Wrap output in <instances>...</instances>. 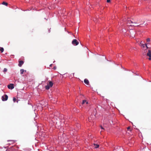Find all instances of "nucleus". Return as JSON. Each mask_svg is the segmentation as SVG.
<instances>
[{
    "mask_svg": "<svg viewBox=\"0 0 151 151\" xmlns=\"http://www.w3.org/2000/svg\"><path fill=\"white\" fill-rule=\"evenodd\" d=\"M146 47H147V49L149 48L147 47V46H146Z\"/></svg>",
    "mask_w": 151,
    "mask_h": 151,
    "instance_id": "nucleus-26",
    "label": "nucleus"
},
{
    "mask_svg": "<svg viewBox=\"0 0 151 151\" xmlns=\"http://www.w3.org/2000/svg\"><path fill=\"white\" fill-rule=\"evenodd\" d=\"M50 87H51L47 84V86H45V88L47 90H48L50 88Z\"/></svg>",
    "mask_w": 151,
    "mask_h": 151,
    "instance_id": "nucleus-11",
    "label": "nucleus"
},
{
    "mask_svg": "<svg viewBox=\"0 0 151 151\" xmlns=\"http://www.w3.org/2000/svg\"><path fill=\"white\" fill-rule=\"evenodd\" d=\"M13 101H14V102H15L16 101V98H14H14H13Z\"/></svg>",
    "mask_w": 151,
    "mask_h": 151,
    "instance_id": "nucleus-17",
    "label": "nucleus"
},
{
    "mask_svg": "<svg viewBox=\"0 0 151 151\" xmlns=\"http://www.w3.org/2000/svg\"><path fill=\"white\" fill-rule=\"evenodd\" d=\"M131 26H132V25H131ZM132 26H133L134 25H133Z\"/></svg>",
    "mask_w": 151,
    "mask_h": 151,
    "instance_id": "nucleus-31",
    "label": "nucleus"
},
{
    "mask_svg": "<svg viewBox=\"0 0 151 151\" xmlns=\"http://www.w3.org/2000/svg\"><path fill=\"white\" fill-rule=\"evenodd\" d=\"M8 88L12 89L14 88V84H10L7 86Z\"/></svg>",
    "mask_w": 151,
    "mask_h": 151,
    "instance_id": "nucleus-3",
    "label": "nucleus"
},
{
    "mask_svg": "<svg viewBox=\"0 0 151 151\" xmlns=\"http://www.w3.org/2000/svg\"><path fill=\"white\" fill-rule=\"evenodd\" d=\"M100 127L102 129H104V128L101 126Z\"/></svg>",
    "mask_w": 151,
    "mask_h": 151,
    "instance_id": "nucleus-20",
    "label": "nucleus"
},
{
    "mask_svg": "<svg viewBox=\"0 0 151 151\" xmlns=\"http://www.w3.org/2000/svg\"><path fill=\"white\" fill-rule=\"evenodd\" d=\"M140 25V24H139V25H137V26H138V27L139 26V25Z\"/></svg>",
    "mask_w": 151,
    "mask_h": 151,
    "instance_id": "nucleus-28",
    "label": "nucleus"
},
{
    "mask_svg": "<svg viewBox=\"0 0 151 151\" xmlns=\"http://www.w3.org/2000/svg\"><path fill=\"white\" fill-rule=\"evenodd\" d=\"M134 37V35L133 36H132V37Z\"/></svg>",
    "mask_w": 151,
    "mask_h": 151,
    "instance_id": "nucleus-29",
    "label": "nucleus"
},
{
    "mask_svg": "<svg viewBox=\"0 0 151 151\" xmlns=\"http://www.w3.org/2000/svg\"><path fill=\"white\" fill-rule=\"evenodd\" d=\"M91 120V117H90V118H88V120H89V121H90V120Z\"/></svg>",
    "mask_w": 151,
    "mask_h": 151,
    "instance_id": "nucleus-21",
    "label": "nucleus"
},
{
    "mask_svg": "<svg viewBox=\"0 0 151 151\" xmlns=\"http://www.w3.org/2000/svg\"><path fill=\"white\" fill-rule=\"evenodd\" d=\"M130 129V128L129 127H128L127 128V129H128V130H129V129Z\"/></svg>",
    "mask_w": 151,
    "mask_h": 151,
    "instance_id": "nucleus-22",
    "label": "nucleus"
},
{
    "mask_svg": "<svg viewBox=\"0 0 151 151\" xmlns=\"http://www.w3.org/2000/svg\"><path fill=\"white\" fill-rule=\"evenodd\" d=\"M147 42H150V38H148L146 39Z\"/></svg>",
    "mask_w": 151,
    "mask_h": 151,
    "instance_id": "nucleus-15",
    "label": "nucleus"
},
{
    "mask_svg": "<svg viewBox=\"0 0 151 151\" xmlns=\"http://www.w3.org/2000/svg\"><path fill=\"white\" fill-rule=\"evenodd\" d=\"M145 54H146L145 53H143V55H145Z\"/></svg>",
    "mask_w": 151,
    "mask_h": 151,
    "instance_id": "nucleus-25",
    "label": "nucleus"
},
{
    "mask_svg": "<svg viewBox=\"0 0 151 151\" xmlns=\"http://www.w3.org/2000/svg\"><path fill=\"white\" fill-rule=\"evenodd\" d=\"M85 103H86V104H88V101H87L86 100H83L82 103V105L84 104H85Z\"/></svg>",
    "mask_w": 151,
    "mask_h": 151,
    "instance_id": "nucleus-8",
    "label": "nucleus"
},
{
    "mask_svg": "<svg viewBox=\"0 0 151 151\" xmlns=\"http://www.w3.org/2000/svg\"><path fill=\"white\" fill-rule=\"evenodd\" d=\"M19 64L18 65L19 67H21L22 65L24 63V61L22 60H20L19 61Z\"/></svg>",
    "mask_w": 151,
    "mask_h": 151,
    "instance_id": "nucleus-4",
    "label": "nucleus"
},
{
    "mask_svg": "<svg viewBox=\"0 0 151 151\" xmlns=\"http://www.w3.org/2000/svg\"><path fill=\"white\" fill-rule=\"evenodd\" d=\"M136 23V22H134V23L131 20H128L127 21V24H130V23Z\"/></svg>",
    "mask_w": 151,
    "mask_h": 151,
    "instance_id": "nucleus-9",
    "label": "nucleus"
},
{
    "mask_svg": "<svg viewBox=\"0 0 151 151\" xmlns=\"http://www.w3.org/2000/svg\"><path fill=\"white\" fill-rule=\"evenodd\" d=\"M7 71V69L6 68H4V69L3 72H6Z\"/></svg>",
    "mask_w": 151,
    "mask_h": 151,
    "instance_id": "nucleus-16",
    "label": "nucleus"
},
{
    "mask_svg": "<svg viewBox=\"0 0 151 151\" xmlns=\"http://www.w3.org/2000/svg\"><path fill=\"white\" fill-rule=\"evenodd\" d=\"M2 4L3 5H4L6 6H7L8 5V3L5 2H3L2 3Z\"/></svg>",
    "mask_w": 151,
    "mask_h": 151,
    "instance_id": "nucleus-13",
    "label": "nucleus"
},
{
    "mask_svg": "<svg viewBox=\"0 0 151 151\" xmlns=\"http://www.w3.org/2000/svg\"><path fill=\"white\" fill-rule=\"evenodd\" d=\"M79 124H77V126L78 127V128H79Z\"/></svg>",
    "mask_w": 151,
    "mask_h": 151,
    "instance_id": "nucleus-24",
    "label": "nucleus"
},
{
    "mask_svg": "<svg viewBox=\"0 0 151 151\" xmlns=\"http://www.w3.org/2000/svg\"><path fill=\"white\" fill-rule=\"evenodd\" d=\"M49 83L47 84L50 87H52L53 85V83L52 82L48 81Z\"/></svg>",
    "mask_w": 151,
    "mask_h": 151,
    "instance_id": "nucleus-5",
    "label": "nucleus"
},
{
    "mask_svg": "<svg viewBox=\"0 0 151 151\" xmlns=\"http://www.w3.org/2000/svg\"><path fill=\"white\" fill-rule=\"evenodd\" d=\"M110 2V0H107V3H109Z\"/></svg>",
    "mask_w": 151,
    "mask_h": 151,
    "instance_id": "nucleus-19",
    "label": "nucleus"
},
{
    "mask_svg": "<svg viewBox=\"0 0 151 151\" xmlns=\"http://www.w3.org/2000/svg\"><path fill=\"white\" fill-rule=\"evenodd\" d=\"M8 96L6 94L4 95L2 97V100L3 101H5L7 100Z\"/></svg>",
    "mask_w": 151,
    "mask_h": 151,
    "instance_id": "nucleus-2",
    "label": "nucleus"
},
{
    "mask_svg": "<svg viewBox=\"0 0 151 151\" xmlns=\"http://www.w3.org/2000/svg\"><path fill=\"white\" fill-rule=\"evenodd\" d=\"M24 70L23 69H21L20 70V73L21 74H22L24 72Z\"/></svg>",
    "mask_w": 151,
    "mask_h": 151,
    "instance_id": "nucleus-12",
    "label": "nucleus"
},
{
    "mask_svg": "<svg viewBox=\"0 0 151 151\" xmlns=\"http://www.w3.org/2000/svg\"><path fill=\"white\" fill-rule=\"evenodd\" d=\"M72 44L74 45H77L79 44V42L76 39H74L72 41Z\"/></svg>",
    "mask_w": 151,
    "mask_h": 151,
    "instance_id": "nucleus-1",
    "label": "nucleus"
},
{
    "mask_svg": "<svg viewBox=\"0 0 151 151\" xmlns=\"http://www.w3.org/2000/svg\"><path fill=\"white\" fill-rule=\"evenodd\" d=\"M4 51V48L3 47H1L0 48V51H1V52H2Z\"/></svg>",
    "mask_w": 151,
    "mask_h": 151,
    "instance_id": "nucleus-14",
    "label": "nucleus"
},
{
    "mask_svg": "<svg viewBox=\"0 0 151 151\" xmlns=\"http://www.w3.org/2000/svg\"><path fill=\"white\" fill-rule=\"evenodd\" d=\"M144 45H145V46H146L147 45V44L145 43Z\"/></svg>",
    "mask_w": 151,
    "mask_h": 151,
    "instance_id": "nucleus-23",
    "label": "nucleus"
},
{
    "mask_svg": "<svg viewBox=\"0 0 151 151\" xmlns=\"http://www.w3.org/2000/svg\"><path fill=\"white\" fill-rule=\"evenodd\" d=\"M139 45L142 47L144 48L145 47V45L141 41L139 43Z\"/></svg>",
    "mask_w": 151,
    "mask_h": 151,
    "instance_id": "nucleus-7",
    "label": "nucleus"
},
{
    "mask_svg": "<svg viewBox=\"0 0 151 151\" xmlns=\"http://www.w3.org/2000/svg\"><path fill=\"white\" fill-rule=\"evenodd\" d=\"M52 65V64H51V65H50V66H51V65Z\"/></svg>",
    "mask_w": 151,
    "mask_h": 151,
    "instance_id": "nucleus-30",
    "label": "nucleus"
},
{
    "mask_svg": "<svg viewBox=\"0 0 151 151\" xmlns=\"http://www.w3.org/2000/svg\"><path fill=\"white\" fill-rule=\"evenodd\" d=\"M84 82L87 85H88L89 82L88 79H85L84 80Z\"/></svg>",
    "mask_w": 151,
    "mask_h": 151,
    "instance_id": "nucleus-6",
    "label": "nucleus"
},
{
    "mask_svg": "<svg viewBox=\"0 0 151 151\" xmlns=\"http://www.w3.org/2000/svg\"><path fill=\"white\" fill-rule=\"evenodd\" d=\"M8 142L10 141V142H14V140H8Z\"/></svg>",
    "mask_w": 151,
    "mask_h": 151,
    "instance_id": "nucleus-18",
    "label": "nucleus"
},
{
    "mask_svg": "<svg viewBox=\"0 0 151 151\" xmlns=\"http://www.w3.org/2000/svg\"><path fill=\"white\" fill-rule=\"evenodd\" d=\"M94 148H98L99 147V145L97 144H94Z\"/></svg>",
    "mask_w": 151,
    "mask_h": 151,
    "instance_id": "nucleus-10",
    "label": "nucleus"
},
{
    "mask_svg": "<svg viewBox=\"0 0 151 151\" xmlns=\"http://www.w3.org/2000/svg\"><path fill=\"white\" fill-rule=\"evenodd\" d=\"M56 68L55 67H54V69H55Z\"/></svg>",
    "mask_w": 151,
    "mask_h": 151,
    "instance_id": "nucleus-27",
    "label": "nucleus"
}]
</instances>
